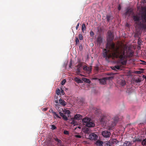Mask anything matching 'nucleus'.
<instances>
[{
	"label": "nucleus",
	"mask_w": 146,
	"mask_h": 146,
	"mask_svg": "<svg viewBox=\"0 0 146 146\" xmlns=\"http://www.w3.org/2000/svg\"><path fill=\"white\" fill-rule=\"evenodd\" d=\"M108 36L106 44V49H105L103 53L104 57L106 59L112 58L113 59L118 58L119 63L122 65H125L127 63L125 50L124 49H119L112 42L114 39L113 33L110 31L108 32Z\"/></svg>",
	"instance_id": "1"
},
{
	"label": "nucleus",
	"mask_w": 146,
	"mask_h": 146,
	"mask_svg": "<svg viewBox=\"0 0 146 146\" xmlns=\"http://www.w3.org/2000/svg\"><path fill=\"white\" fill-rule=\"evenodd\" d=\"M133 19L135 24L141 28L146 30V10L140 17L137 15H133Z\"/></svg>",
	"instance_id": "2"
},
{
	"label": "nucleus",
	"mask_w": 146,
	"mask_h": 146,
	"mask_svg": "<svg viewBox=\"0 0 146 146\" xmlns=\"http://www.w3.org/2000/svg\"><path fill=\"white\" fill-rule=\"evenodd\" d=\"M82 121L84 124L88 127H92L95 126V123L92 122L90 118L86 117L82 120Z\"/></svg>",
	"instance_id": "3"
},
{
	"label": "nucleus",
	"mask_w": 146,
	"mask_h": 146,
	"mask_svg": "<svg viewBox=\"0 0 146 146\" xmlns=\"http://www.w3.org/2000/svg\"><path fill=\"white\" fill-rule=\"evenodd\" d=\"M133 10L131 8H128L126 9V11L124 14L126 17L127 16H129L131 15H133Z\"/></svg>",
	"instance_id": "4"
},
{
	"label": "nucleus",
	"mask_w": 146,
	"mask_h": 146,
	"mask_svg": "<svg viewBox=\"0 0 146 146\" xmlns=\"http://www.w3.org/2000/svg\"><path fill=\"white\" fill-rule=\"evenodd\" d=\"M111 134L110 132L106 130L103 131L102 133V135L105 138L109 137Z\"/></svg>",
	"instance_id": "5"
},
{
	"label": "nucleus",
	"mask_w": 146,
	"mask_h": 146,
	"mask_svg": "<svg viewBox=\"0 0 146 146\" xmlns=\"http://www.w3.org/2000/svg\"><path fill=\"white\" fill-rule=\"evenodd\" d=\"M84 63V62H80L76 66L77 67L76 72L78 74H79L80 73L81 70V67L82 66Z\"/></svg>",
	"instance_id": "6"
},
{
	"label": "nucleus",
	"mask_w": 146,
	"mask_h": 146,
	"mask_svg": "<svg viewBox=\"0 0 146 146\" xmlns=\"http://www.w3.org/2000/svg\"><path fill=\"white\" fill-rule=\"evenodd\" d=\"M103 42V38L101 35L98 36L97 39V44L99 46H100Z\"/></svg>",
	"instance_id": "7"
},
{
	"label": "nucleus",
	"mask_w": 146,
	"mask_h": 146,
	"mask_svg": "<svg viewBox=\"0 0 146 146\" xmlns=\"http://www.w3.org/2000/svg\"><path fill=\"white\" fill-rule=\"evenodd\" d=\"M89 137L90 140H95L97 139L98 136L96 134L92 133L89 135Z\"/></svg>",
	"instance_id": "8"
},
{
	"label": "nucleus",
	"mask_w": 146,
	"mask_h": 146,
	"mask_svg": "<svg viewBox=\"0 0 146 146\" xmlns=\"http://www.w3.org/2000/svg\"><path fill=\"white\" fill-rule=\"evenodd\" d=\"M53 138L55 141L57 142V145L60 146L62 144V142L60 140L57 138L56 137H54Z\"/></svg>",
	"instance_id": "9"
},
{
	"label": "nucleus",
	"mask_w": 146,
	"mask_h": 146,
	"mask_svg": "<svg viewBox=\"0 0 146 146\" xmlns=\"http://www.w3.org/2000/svg\"><path fill=\"white\" fill-rule=\"evenodd\" d=\"M83 70H84L86 71L88 73H90L91 71V68L90 67H88L86 66H84Z\"/></svg>",
	"instance_id": "10"
},
{
	"label": "nucleus",
	"mask_w": 146,
	"mask_h": 146,
	"mask_svg": "<svg viewBox=\"0 0 146 146\" xmlns=\"http://www.w3.org/2000/svg\"><path fill=\"white\" fill-rule=\"evenodd\" d=\"M106 117H104L102 118L100 120V123L101 124L103 125H105L106 123Z\"/></svg>",
	"instance_id": "11"
},
{
	"label": "nucleus",
	"mask_w": 146,
	"mask_h": 146,
	"mask_svg": "<svg viewBox=\"0 0 146 146\" xmlns=\"http://www.w3.org/2000/svg\"><path fill=\"white\" fill-rule=\"evenodd\" d=\"M106 78L105 77L99 79L100 83L101 84H106Z\"/></svg>",
	"instance_id": "12"
},
{
	"label": "nucleus",
	"mask_w": 146,
	"mask_h": 146,
	"mask_svg": "<svg viewBox=\"0 0 146 146\" xmlns=\"http://www.w3.org/2000/svg\"><path fill=\"white\" fill-rule=\"evenodd\" d=\"M83 131L86 134H89L90 133L91 129L89 128H84L83 129Z\"/></svg>",
	"instance_id": "13"
},
{
	"label": "nucleus",
	"mask_w": 146,
	"mask_h": 146,
	"mask_svg": "<svg viewBox=\"0 0 146 146\" xmlns=\"http://www.w3.org/2000/svg\"><path fill=\"white\" fill-rule=\"evenodd\" d=\"M59 102L60 104L62 106H64L66 104V102L64 100L61 99H60L59 100Z\"/></svg>",
	"instance_id": "14"
},
{
	"label": "nucleus",
	"mask_w": 146,
	"mask_h": 146,
	"mask_svg": "<svg viewBox=\"0 0 146 146\" xmlns=\"http://www.w3.org/2000/svg\"><path fill=\"white\" fill-rule=\"evenodd\" d=\"M103 142L100 140H97L95 143V144L97 146H102Z\"/></svg>",
	"instance_id": "15"
},
{
	"label": "nucleus",
	"mask_w": 146,
	"mask_h": 146,
	"mask_svg": "<svg viewBox=\"0 0 146 146\" xmlns=\"http://www.w3.org/2000/svg\"><path fill=\"white\" fill-rule=\"evenodd\" d=\"M74 118L76 119H82V116L80 114H76L74 115Z\"/></svg>",
	"instance_id": "16"
},
{
	"label": "nucleus",
	"mask_w": 146,
	"mask_h": 146,
	"mask_svg": "<svg viewBox=\"0 0 146 146\" xmlns=\"http://www.w3.org/2000/svg\"><path fill=\"white\" fill-rule=\"evenodd\" d=\"M132 143L131 142L125 141L124 143V146H131Z\"/></svg>",
	"instance_id": "17"
},
{
	"label": "nucleus",
	"mask_w": 146,
	"mask_h": 146,
	"mask_svg": "<svg viewBox=\"0 0 146 146\" xmlns=\"http://www.w3.org/2000/svg\"><path fill=\"white\" fill-rule=\"evenodd\" d=\"M120 84L122 86H124L125 84V82L124 79H121L119 82Z\"/></svg>",
	"instance_id": "18"
},
{
	"label": "nucleus",
	"mask_w": 146,
	"mask_h": 146,
	"mask_svg": "<svg viewBox=\"0 0 146 146\" xmlns=\"http://www.w3.org/2000/svg\"><path fill=\"white\" fill-rule=\"evenodd\" d=\"M121 68V66L119 65H116L113 67L112 68L113 70H119Z\"/></svg>",
	"instance_id": "19"
},
{
	"label": "nucleus",
	"mask_w": 146,
	"mask_h": 146,
	"mask_svg": "<svg viewBox=\"0 0 146 146\" xmlns=\"http://www.w3.org/2000/svg\"><path fill=\"white\" fill-rule=\"evenodd\" d=\"M82 81H83L86 83H89L90 82V80L88 78H82Z\"/></svg>",
	"instance_id": "20"
},
{
	"label": "nucleus",
	"mask_w": 146,
	"mask_h": 146,
	"mask_svg": "<svg viewBox=\"0 0 146 146\" xmlns=\"http://www.w3.org/2000/svg\"><path fill=\"white\" fill-rule=\"evenodd\" d=\"M74 80L76 82H77L78 83H83L82 80H81L80 79L78 78H75Z\"/></svg>",
	"instance_id": "21"
},
{
	"label": "nucleus",
	"mask_w": 146,
	"mask_h": 146,
	"mask_svg": "<svg viewBox=\"0 0 146 146\" xmlns=\"http://www.w3.org/2000/svg\"><path fill=\"white\" fill-rule=\"evenodd\" d=\"M86 29V25L85 24H83L82 25V30L84 32V31Z\"/></svg>",
	"instance_id": "22"
},
{
	"label": "nucleus",
	"mask_w": 146,
	"mask_h": 146,
	"mask_svg": "<svg viewBox=\"0 0 146 146\" xmlns=\"http://www.w3.org/2000/svg\"><path fill=\"white\" fill-rule=\"evenodd\" d=\"M142 144L143 145L146 146V138L144 139L142 142Z\"/></svg>",
	"instance_id": "23"
},
{
	"label": "nucleus",
	"mask_w": 146,
	"mask_h": 146,
	"mask_svg": "<svg viewBox=\"0 0 146 146\" xmlns=\"http://www.w3.org/2000/svg\"><path fill=\"white\" fill-rule=\"evenodd\" d=\"M114 76H110L108 77H105L106 78V80H111L113 79V78Z\"/></svg>",
	"instance_id": "24"
},
{
	"label": "nucleus",
	"mask_w": 146,
	"mask_h": 146,
	"mask_svg": "<svg viewBox=\"0 0 146 146\" xmlns=\"http://www.w3.org/2000/svg\"><path fill=\"white\" fill-rule=\"evenodd\" d=\"M111 16L110 15H107L106 16V19L107 20V21L109 22L110 20V18Z\"/></svg>",
	"instance_id": "25"
},
{
	"label": "nucleus",
	"mask_w": 146,
	"mask_h": 146,
	"mask_svg": "<svg viewBox=\"0 0 146 146\" xmlns=\"http://www.w3.org/2000/svg\"><path fill=\"white\" fill-rule=\"evenodd\" d=\"M79 38L80 40H82L83 39V37L82 34H80L79 35Z\"/></svg>",
	"instance_id": "26"
},
{
	"label": "nucleus",
	"mask_w": 146,
	"mask_h": 146,
	"mask_svg": "<svg viewBox=\"0 0 146 146\" xmlns=\"http://www.w3.org/2000/svg\"><path fill=\"white\" fill-rule=\"evenodd\" d=\"M76 44L77 45L79 43V40L78 38L77 37H76Z\"/></svg>",
	"instance_id": "27"
},
{
	"label": "nucleus",
	"mask_w": 146,
	"mask_h": 146,
	"mask_svg": "<svg viewBox=\"0 0 146 146\" xmlns=\"http://www.w3.org/2000/svg\"><path fill=\"white\" fill-rule=\"evenodd\" d=\"M141 80H140L139 78H138L137 79H136L135 80V82L137 83H139L141 82Z\"/></svg>",
	"instance_id": "28"
},
{
	"label": "nucleus",
	"mask_w": 146,
	"mask_h": 146,
	"mask_svg": "<svg viewBox=\"0 0 146 146\" xmlns=\"http://www.w3.org/2000/svg\"><path fill=\"white\" fill-rule=\"evenodd\" d=\"M56 93L58 95L60 94V91L59 89H58L56 90Z\"/></svg>",
	"instance_id": "29"
},
{
	"label": "nucleus",
	"mask_w": 146,
	"mask_h": 146,
	"mask_svg": "<svg viewBox=\"0 0 146 146\" xmlns=\"http://www.w3.org/2000/svg\"><path fill=\"white\" fill-rule=\"evenodd\" d=\"M56 128V127L54 125H51V129L52 130H54Z\"/></svg>",
	"instance_id": "30"
},
{
	"label": "nucleus",
	"mask_w": 146,
	"mask_h": 146,
	"mask_svg": "<svg viewBox=\"0 0 146 146\" xmlns=\"http://www.w3.org/2000/svg\"><path fill=\"white\" fill-rule=\"evenodd\" d=\"M62 117L63 118V119H64V120L65 121H67L68 119V118L67 117V116L64 115Z\"/></svg>",
	"instance_id": "31"
},
{
	"label": "nucleus",
	"mask_w": 146,
	"mask_h": 146,
	"mask_svg": "<svg viewBox=\"0 0 146 146\" xmlns=\"http://www.w3.org/2000/svg\"><path fill=\"white\" fill-rule=\"evenodd\" d=\"M64 133L66 135H68L69 134V132L66 130H64Z\"/></svg>",
	"instance_id": "32"
},
{
	"label": "nucleus",
	"mask_w": 146,
	"mask_h": 146,
	"mask_svg": "<svg viewBox=\"0 0 146 146\" xmlns=\"http://www.w3.org/2000/svg\"><path fill=\"white\" fill-rule=\"evenodd\" d=\"M118 143V141L116 139H114L113 141V144H117V143Z\"/></svg>",
	"instance_id": "33"
},
{
	"label": "nucleus",
	"mask_w": 146,
	"mask_h": 146,
	"mask_svg": "<svg viewBox=\"0 0 146 146\" xmlns=\"http://www.w3.org/2000/svg\"><path fill=\"white\" fill-rule=\"evenodd\" d=\"M66 82V80H63L61 82V84L62 85H64L65 83Z\"/></svg>",
	"instance_id": "34"
},
{
	"label": "nucleus",
	"mask_w": 146,
	"mask_h": 146,
	"mask_svg": "<svg viewBox=\"0 0 146 146\" xmlns=\"http://www.w3.org/2000/svg\"><path fill=\"white\" fill-rule=\"evenodd\" d=\"M90 35L91 36H93L94 35V33L92 31H91L90 32Z\"/></svg>",
	"instance_id": "35"
},
{
	"label": "nucleus",
	"mask_w": 146,
	"mask_h": 146,
	"mask_svg": "<svg viewBox=\"0 0 146 146\" xmlns=\"http://www.w3.org/2000/svg\"><path fill=\"white\" fill-rule=\"evenodd\" d=\"M54 116H56V117L58 118H60V117H59V116L56 113V114H54Z\"/></svg>",
	"instance_id": "36"
},
{
	"label": "nucleus",
	"mask_w": 146,
	"mask_h": 146,
	"mask_svg": "<svg viewBox=\"0 0 146 146\" xmlns=\"http://www.w3.org/2000/svg\"><path fill=\"white\" fill-rule=\"evenodd\" d=\"M136 73L137 74H140L142 73V72L141 71H137L136 72Z\"/></svg>",
	"instance_id": "37"
},
{
	"label": "nucleus",
	"mask_w": 146,
	"mask_h": 146,
	"mask_svg": "<svg viewBox=\"0 0 146 146\" xmlns=\"http://www.w3.org/2000/svg\"><path fill=\"white\" fill-rule=\"evenodd\" d=\"M141 41L139 39H138V44L139 45H141Z\"/></svg>",
	"instance_id": "38"
},
{
	"label": "nucleus",
	"mask_w": 146,
	"mask_h": 146,
	"mask_svg": "<svg viewBox=\"0 0 146 146\" xmlns=\"http://www.w3.org/2000/svg\"><path fill=\"white\" fill-rule=\"evenodd\" d=\"M75 137L76 138H80L81 137L80 135H75Z\"/></svg>",
	"instance_id": "39"
},
{
	"label": "nucleus",
	"mask_w": 146,
	"mask_h": 146,
	"mask_svg": "<svg viewBox=\"0 0 146 146\" xmlns=\"http://www.w3.org/2000/svg\"><path fill=\"white\" fill-rule=\"evenodd\" d=\"M59 114H60V115L62 117L64 115L63 114V113L61 112H59Z\"/></svg>",
	"instance_id": "40"
},
{
	"label": "nucleus",
	"mask_w": 146,
	"mask_h": 146,
	"mask_svg": "<svg viewBox=\"0 0 146 146\" xmlns=\"http://www.w3.org/2000/svg\"><path fill=\"white\" fill-rule=\"evenodd\" d=\"M79 24H80L79 23H78L77 24V26H76V30H77L78 29V27H79Z\"/></svg>",
	"instance_id": "41"
},
{
	"label": "nucleus",
	"mask_w": 146,
	"mask_h": 146,
	"mask_svg": "<svg viewBox=\"0 0 146 146\" xmlns=\"http://www.w3.org/2000/svg\"><path fill=\"white\" fill-rule=\"evenodd\" d=\"M66 113L68 114H70V112L69 110H67L66 111Z\"/></svg>",
	"instance_id": "42"
},
{
	"label": "nucleus",
	"mask_w": 146,
	"mask_h": 146,
	"mask_svg": "<svg viewBox=\"0 0 146 146\" xmlns=\"http://www.w3.org/2000/svg\"><path fill=\"white\" fill-rule=\"evenodd\" d=\"M121 6H120V5H119L118 7V10H119V11H120V10L121 9Z\"/></svg>",
	"instance_id": "43"
},
{
	"label": "nucleus",
	"mask_w": 146,
	"mask_h": 146,
	"mask_svg": "<svg viewBox=\"0 0 146 146\" xmlns=\"http://www.w3.org/2000/svg\"><path fill=\"white\" fill-rule=\"evenodd\" d=\"M61 93L62 94H63V95L64 94V92L63 90L61 89Z\"/></svg>",
	"instance_id": "44"
},
{
	"label": "nucleus",
	"mask_w": 146,
	"mask_h": 146,
	"mask_svg": "<svg viewBox=\"0 0 146 146\" xmlns=\"http://www.w3.org/2000/svg\"><path fill=\"white\" fill-rule=\"evenodd\" d=\"M55 102L56 103H58V100H56L55 101Z\"/></svg>",
	"instance_id": "45"
},
{
	"label": "nucleus",
	"mask_w": 146,
	"mask_h": 146,
	"mask_svg": "<svg viewBox=\"0 0 146 146\" xmlns=\"http://www.w3.org/2000/svg\"><path fill=\"white\" fill-rule=\"evenodd\" d=\"M47 108H44L43 109V110L44 111H46L47 110Z\"/></svg>",
	"instance_id": "46"
},
{
	"label": "nucleus",
	"mask_w": 146,
	"mask_h": 146,
	"mask_svg": "<svg viewBox=\"0 0 146 146\" xmlns=\"http://www.w3.org/2000/svg\"><path fill=\"white\" fill-rule=\"evenodd\" d=\"M143 64H145V65H146V62H144V61H143Z\"/></svg>",
	"instance_id": "47"
},
{
	"label": "nucleus",
	"mask_w": 146,
	"mask_h": 146,
	"mask_svg": "<svg viewBox=\"0 0 146 146\" xmlns=\"http://www.w3.org/2000/svg\"><path fill=\"white\" fill-rule=\"evenodd\" d=\"M118 120V118H116L115 120V121H117Z\"/></svg>",
	"instance_id": "48"
},
{
	"label": "nucleus",
	"mask_w": 146,
	"mask_h": 146,
	"mask_svg": "<svg viewBox=\"0 0 146 146\" xmlns=\"http://www.w3.org/2000/svg\"><path fill=\"white\" fill-rule=\"evenodd\" d=\"M56 113L54 111V112H53V113H52L54 115V114H56Z\"/></svg>",
	"instance_id": "49"
},
{
	"label": "nucleus",
	"mask_w": 146,
	"mask_h": 146,
	"mask_svg": "<svg viewBox=\"0 0 146 146\" xmlns=\"http://www.w3.org/2000/svg\"><path fill=\"white\" fill-rule=\"evenodd\" d=\"M142 1L143 3H144L145 2V0H142Z\"/></svg>",
	"instance_id": "50"
},
{
	"label": "nucleus",
	"mask_w": 146,
	"mask_h": 146,
	"mask_svg": "<svg viewBox=\"0 0 146 146\" xmlns=\"http://www.w3.org/2000/svg\"><path fill=\"white\" fill-rule=\"evenodd\" d=\"M111 75V74L108 73L107 74V75Z\"/></svg>",
	"instance_id": "51"
},
{
	"label": "nucleus",
	"mask_w": 146,
	"mask_h": 146,
	"mask_svg": "<svg viewBox=\"0 0 146 146\" xmlns=\"http://www.w3.org/2000/svg\"><path fill=\"white\" fill-rule=\"evenodd\" d=\"M51 111L52 113H53V112H54V111L52 110H51Z\"/></svg>",
	"instance_id": "52"
},
{
	"label": "nucleus",
	"mask_w": 146,
	"mask_h": 146,
	"mask_svg": "<svg viewBox=\"0 0 146 146\" xmlns=\"http://www.w3.org/2000/svg\"><path fill=\"white\" fill-rule=\"evenodd\" d=\"M58 104H56V106L57 107V106H58Z\"/></svg>",
	"instance_id": "53"
},
{
	"label": "nucleus",
	"mask_w": 146,
	"mask_h": 146,
	"mask_svg": "<svg viewBox=\"0 0 146 146\" xmlns=\"http://www.w3.org/2000/svg\"><path fill=\"white\" fill-rule=\"evenodd\" d=\"M145 78L146 79V76L145 77Z\"/></svg>",
	"instance_id": "54"
}]
</instances>
